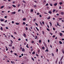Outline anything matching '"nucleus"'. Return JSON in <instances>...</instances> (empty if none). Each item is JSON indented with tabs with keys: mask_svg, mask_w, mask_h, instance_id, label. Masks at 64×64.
<instances>
[{
	"mask_svg": "<svg viewBox=\"0 0 64 64\" xmlns=\"http://www.w3.org/2000/svg\"><path fill=\"white\" fill-rule=\"evenodd\" d=\"M35 53V52H33L32 53V54H34Z\"/></svg>",
	"mask_w": 64,
	"mask_h": 64,
	"instance_id": "nucleus-25",
	"label": "nucleus"
},
{
	"mask_svg": "<svg viewBox=\"0 0 64 64\" xmlns=\"http://www.w3.org/2000/svg\"><path fill=\"white\" fill-rule=\"evenodd\" d=\"M6 29H8V28L7 27H6Z\"/></svg>",
	"mask_w": 64,
	"mask_h": 64,
	"instance_id": "nucleus-62",
	"label": "nucleus"
},
{
	"mask_svg": "<svg viewBox=\"0 0 64 64\" xmlns=\"http://www.w3.org/2000/svg\"><path fill=\"white\" fill-rule=\"evenodd\" d=\"M15 13H16V12H12L11 13V14H13V15H14V14H15Z\"/></svg>",
	"mask_w": 64,
	"mask_h": 64,
	"instance_id": "nucleus-3",
	"label": "nucleus"
},
{
	"mask_svg": "<svg viewBox=\"0 0 64 64\" xmlns=\"http://www.w3.org/2000/svg\"><path fill=\"white\" fill-rule=\"evenodd\" d=\"M12 6L13 7H14V8H15V7H16V6L14 5H12Z\"/></svg>",
	"mask_w": 64,
	"mask_h": 64,
	"instance_id": "nucleus-8",
	"label": "nucleus"
},
{
	"mask_svg": "<svg viewBox=\"0 0 64 64\" xmlns=\"http://www.w3.org/2000/svg\"><path fill=\"white\" fill-rule=\"evenodd\" d=\"M23 35L24 37H26V34H24Z\"/></svg>",
	"mask_w": 64,
	"mask_h": 64,
	"instance_id": "nucleus-6",
	"label": "nucleus"
},
{
	"mask_svg": "<svg viewBox=\"0 0 64 64\" xmlns=\"http://www.w3.org/2000/svg\"><path fill=\"white\" fill-rule=\"evenodd\" d=\"M62 53H63L64 54V50H62Z\"/></svg>",
	"mask_w": 64,
	"mask_h": 64,
	"instance_id": "nucleus-42",
	"label": "nucleus"
},
{
	"mask_svg": "<svg viewBox=\"0 0 64 64\" xmlns=\"http://www.w3.org/2000/svg\"><path fill=\"white\" fill-rule=\"evenodd\" d=\"M59 20H62V18H59Z\"/></svg>",
	"mask_w": 64,
	"mask_h": 64,
	"instance_id": "nucleus-58",
	"label": "nucleus"
},
{
	"mask_svg": "<svg viewBox=\"0 0 64 64\" xmlns=\"http://www.w3.org/2000/svg\"><path fill=\"white\" fill-rule=\"evenodd\" d=\"M50 6H52V4H50Z\"/></svg>",
	"mask_w": 64,
	"mask_h": 64,
	"instance_id": "nucleus-22",
	"label": "nucleus"
},
{
	"mask_svg": "<svg viewBox=\"0 0 64 64\" xmlns=\"http://www.w3.org/2000/svg\"><path fill=\"white\" fill-rule=\"evenodd\" d=\"M4 8V6H2L1 7V9H2Z\"/></svg>",
	"mask_w": 64,
	"mask_h": 64,
	"instance_id": "nucleus-24",
	"label": "nucleus"
},
{
	"mask_svg": "<svg viewBox=\"0 0 64 64\" xmlns=\"http://www.w3.org/2000/svg\"><path fill=\"white\" fill-rule=\"evenodd\" d=\"M23 25H25V24H26V23H25V22H23Z\"/></svg>",
	"mask_w": 64,
	"mask_h": 64,
	"instance_id": "nucleus-28",
	"label": "nucleus"
},
{
	"mask_svg": "<svg viewBox=\"0 0 64 64\" xmlns=\"http://www.w3.org/2000/svg\"><path fill=\"white\" fill-rule=\"evenodd\" d=\"M59 42L60 44H62V42L61 41H59Z\"/></svg>",
	"mask_w": 64,
	"mask_h": 64,
	"instance_id": "nucleus-11",
	"label": "nucleus"
},
{
	"mask_svg": "<svg viewBox=\"0 0 64 64\" xmlns=\"http://www.w3.org/2000/svg\"><path fill=\"white\" fill-rule=\"evenodd\" d=\"M14 34H16V35L17 34V32H14Z\"/></svg>",
	"mask_w": 64,
	"mask_h": 64,
	"instance_id": "nucleus-52",
	"label": "nucleus"
},
{
	"mask_svg": "<svg viewBox=\"0 0 64 64\" xmlns=\"http://www.w3.org/2000/svg\"><path fill=\"white\" fill-rule=\"evenodd\" d=\"M49 8V7L48 6L47 7V9H48Z\"/></svg>",
	"mask_w": 64,
	"mask_h": 64,
	"instance_id": "nucleus-54",
	"label": "nucleus"
},
{
	"mask_svg": "<svg viewBox=\"0 0 64 64\" xmlns=\"http://www.w3.org/2000/svg\"><path fill=\"white\" fill-rule=\"evenodd\" d=\"M42 49H45V47L43 46L42 47Z\"/></svg>",
	"mask_w": 64,
	"mask_h": 64,
	"instance_id": "nucleus-19",
	"label": "nucleus"
},
{
	"mask_svg": "<svg viewBox=\"0 0 64 64\" xmlns=\"http://www.w3.org/2000/svg\"><path fill=\"white\" fill-rule=\"evenodd\" d=\"M48 43H49V42H50V40H48Z\"/></svg>",
	"mask_w": 64,
	"mask_h": 64,
	"instance_id": "nucleus-53",
	"label": "nucleus"
},
{
	"mask_svg": "<svg viewBox=\"0 0 64 64\" xmlns=\"http://www.w3.org/2000/svg\"><path fill=\"white\" fill-rule=\"evenodd\" d=\"M48 52V48H47V49H46V50H45V52Z\"/></svg>",
	"mask_w": 64,
	"mask_h": 64,
	"instance_id": "nucleus-16",
	"label": "nucleus"
},
{
	"mask_svg": "<svg viewBox=\"0 0 64 64\" xmlns=\"http://www.w3.org/2000/svg\"><path fill=\"white\" fill-rule=\"evenodd\" d=\"M53 30H54V31L55 30V28H53Z\"/></svg>",
	"mask_w": 64,
	"mask_h": 64,
	"instance_id": "nucleus-50",
	"label": "nucleus"
},
{
	"mask_svg": "<svg viewBox=\"0 0 64 64\" xmlns=\"http://www.w3.org/2000/svg\"><path fill=\"white\" fill-rule=\"evenodd\" d=\"M57 25L58 26H59V24L58 23V22H57Z\"/></svg>",
	"mask_w": 64,
	"mask_h": 64,
	"instance_id": "nucleus-46",
	"label": "nucleus"
},
{
	"mask_svg": "<svg viewBox=\"0 0 64 64\" xmlns=\"http://www.w3.org/2000/svg\"><path fill=\"white\" fill-rule=\"evenodd\" d=\"M32 43H34V42L33 41H32Z\"/></svg>",
	"mask_w": 64,
	"mask_h": 64,
	"instance_id": "nucleus-47",
	"label": "nucleus"
},
{
	"mask_svg": "<svg viewBox=\"0 0 64 64\" xmlns=\"http://www.w3.org/2000/svg\"><path fill=\"white\" fill-rule=\"evenodd\" d=\"M26 18H23V21H26Z\"/></svg>",
	"mask_w": 64,
	"mask_h": 64,
	"instance_id": "nucleus-12",
	"label": "nucleus"
},
{
	"mask_svg": "<svg viewBox=\"0 0 64 64\" xmlns=\"http://www.w3.org/2000/svg\"><path fill=\"white\" fill-rule=\"evenodd\" d=\"M36 20V19L35 18H34V20H33V21H35Z\"/></svg>",
	"mask_w": 64,
	"mask_h": 64,
	"instance_id": "nucleus-57",
	"label": "nucleus"
},
{
	"mask_svg": "<svg viewBox=\"0 0 64 64\" xmlns=\"http://www.w3.org/2000/svg\"><path fill=\"white\" fill-rule=\"evenodd\" d=\"M48 5H49V4H46V6H48Z\"/></svg>",
	"mask_w": 64,
	"mask_h": 64,
	"instance_id": "nucleus-40",
	"label": "nucleus"
},
{
	"mask_svg": "<svg viewBox=\"0 0 64 64\" xmlns=\"http://www.w3.org/2000/svg\"><path fill=\"white\" fill-rule=\"evenodd\" d=\"M36 28L38 31H39V29L38 28H37V27H36Z\"/></svg>",
	"mask_w": 64,
	"mask_h": 64,
	"instance_id": "nucleus-26",
	"label": "nucleus"
},
{
	"mask_svg": "<svg viewBox=\"0 0 64 64\" xmlns=\"http://www.w3.org/2000/svg\"><path fill=\"white\" fill-rule=\"evenodd\" d=\"M39 43H41V40H39Z\"/></svg>",
	"mask_w": 64,
	"mask_h": 64,
	"instance_id": "nucleus-38",
	"label": "nucleus"
},
{
	"mask_svg": "<svg viewBox=\"0 0 64 64\" xmlns=\"http://www.w3.org/2000/svg\"><path fill=\"white\" fill-rule=\"evenodd\" d=\"M30 11L31 12H33V9H31L30 10Z\"/></svg>",
	"mask_w": 64,
	"mask_h": 64,
	"instance_id": "nucleus-27",
	"label": "nucleus"
},
{
	"mask_svg": "<svg viewBox=\"0 0 64 64\" xmlns=\"http://www.w3.org/2000/svg\"><path fill=\"white\" fill-rule=\"evenodd\" d=\"M7 22V20H6L4 22V23H6V22Z\"/></svg>",
	"mask_w": 64,
	"mask_h": 64,
	"instance_id": "nucleus-37",
	"label": "nucleus"
},
{
	"mask_svg": "<svg viewBox=\"0 0 64 64\" xmlns=\"http://www.w3.org/2000/svg\"><path fill=\"white\" fill-rule=\"evenodd\" d=\"M7 35H8V37H9V36H10V34H8Z\"/></svg>",
	"mask_w": 64,
	"mask_h": 64,
	"instance_id": "nucleus-9",
	"label": "nucleus"
},
{
	"mask_svg": "<svg viewBox=\"0 0 64 64\" xmlns=\"http://www.w3.org/2000/svg\"><path fill=\"white\" fill-rule=\"evenodd\" d=\"M32 60H33V61H34V58H32Z\"/></svg>",
	"mask_w": 64,
	"mask_h": 64,
	"instance_id": "nucleus-49",
	"label": "nucleus"
},
{
	"mask_svg": "<svg viewBox=\"0 0 64 64\" xmlns=\"http://www.w3.org/2000/svg\"><path fill=\"white\" fill-rule=\"evenodd\" d=\"M22 1L23 2V3H26V2L24 0H23Z\"/></svg>",
	"mask_w": 64,
	"mask_h": 64,
	"instance_id": "nucleus-23",
	"label": "nucleus"
},
{
	"mask_svg": "<svg viewBox=\"0 0 64 64\" xmlns=\"http://www.w3.org/2000/svg\"><path fill=\"white\" fill-rule=\"evenodd\" d=\"M0 20L1 22H3L4 21V20L3 19H1Z\"/></svg>",
	"mask_w": 64,
	"mask_h": 64,
	"instance_id": "nucleus-4",
	"label": "nucleus"
},
{
	"mask_svg": "<svg viewBox=\"0 0 64 64\" xmlns=\"http://www.w3.org/2000/svg\"><path fill=\"white\" fill-rule=\"evenodd\" d=\"M61 15H63L64 14V12H61Z\"/></svg>",
	"mask_w": 64,
	"mask_h": 64,
	"instance_id": "nucleus-5",
	"label": "nucleus"
},
{
	"mask_svg": "<svg viewBox=\"0 0 64 64\" xmlns=\"http://www.w3.org/2000/svg\"><path fill=\"white\" fill-rule=\"evenodd\" d=\"M37 15H39L40 14L39 13V12H38L37 14Z\"/></svg>",
	"mask_w": 64,
	"mask_h": 64,
	"instance_id": "nucleus-60",
	"label": "nucleus"
},
{
	"mask_svg": "<svg viewBox=\"0 0 64 64\" xmlns=\"http://www.w3.org/2000/svg\"><path fill=\"white\" fill-rule=\"evenodd\" d=\"M14 54L15 55H17V54H16V53H14Z\"/></svg>",
	"mask_w": 64,
	"mask_h": 64,
	"instance_id": "nucleus-61",
	"label": "nucleus"
},
{
	"mask_svg": "<svg viewBox=\"0 0 64 64\" xmlns=\"http://www.w3.org/2000/svg\"><path fill=\"white\" fill-rule=\"evenodd\" d=\"M50 26L51 27V26H52V23L51 22H50Z\"/></svg>",
	"mask_w": 64,
	"mask_h": 64,
	"instance_id": "nucleus-18",
	"label": "nucleus"
},
{
	"mask_svg": "<svg viewBox=\"0 0 64 64\" xmlns=\"http://www.w3.org/2000/svg\"><path fill=\"white\" fill-rule=\"evenodd\" d=\"M26 30H28V28L26 27Z\"/></svg>",
	"mask_w": 64,
	"mask_h": 64,
	"instance_id": "nucleus-36",
	"label": "nucleus"
},
{
	"mask_svg": "<svg viewBox=\"0 0 64 64\" xmlns=\"http://www.w3.org/2000/svg\"><path fill=\"white\" fill-rule=\"evenodd\" d=\"M58 49L57 48L56 49V52H58Z\"/></svg>",
	"mask_w": 64,
	"mask_h": 64,
	"instance_id": "nucleus-35",
	"label": "nucleus"
},
{
	"mask_svg": "<svg viewBox=\"0 0 64 64\" xmlns=\"http://www.w3.org/2000/svg\"><path fill=\"white\" fill-rule=\"evenodd\" d=\"M46 30H47L48 31H50V30H49V29L48 28H47Z\"/></svg>",
	"mask_w": 64,
	"mask_h": 64,
	"instance_id": "nucleus-32",
	"label": "nucleus"
},
{
	"mask_svg": "<svg viewBox=\"0 0 64 64\" xmlns=\"http://www.w3.org/2000/svg\"><path fill=\"white\" fill-rule=\"evenodd\" d=\"M12 46V44L11 45L10 44V45H9V46H10V47H11V46Z\"/></svg>",
	"mask_w": 64,
	"mask_h": 64,
	"instance_id": "nucleus-43",
	"label": "nucleus"
},
{
	"mask_svg": "<svg viewBox=\"0 0 64 64\" xmlns=\"http://www.w3.org/2000/svg\"><path fill=\"white\" fill-rule=\"evenodd\" d=\"M37 38H38V37H37V36H35V38H34V39H37Z\"/></svg>",
	"mask_w": 64,
	"mask_h": 64,
	"instance_id": "nucleus-10",
	"label": "nucleus"
},
{
	"mask_svg": "<svg viewBox=\"0 0 64 64\" xmlns=\"http://www.w3.org/2000/svg\"><path fill=\"white\" fill-rule=\"evenodd\" d=\"M62 2H60V5H62Z\"/></svg>",
	"mask_w": 64,
	"mask_h": 64,
	"instance_id": "nucleus-44",
	"label": "nucleus"
},
{
	"mask_svg": "<svg viewBox=\"0 0 64 64\" xmlns=\"http://www.w3.org/2000/svg\"><path fill=\"white\" fill-rule=\"evenodd\" d=\"M42 23L43 25H44V22H42Z\"/></svg>",
	"mask_w": 64,
	"mask_h": 64,
	"instance_id": "nucleus-45",
	"label": "nucleus"
},
{
	"mask_svg": "<svg viewBox=\"0 0 64 64\" xmlns=\"http://www.w3.org/2000/svg\"><path fill=\"white\" fill-rule=\"evenodd\" d=\"M44 44L46 48H48V47H47V44H46V43L44 42Z\"/></svg>",
	"mask_w": 64,
	"mask_h": 64,
	"instance_id": "nucleus-1",
	"label": "nucleus"
},
{
	"mask_svg": "<svg viewBox=\"0 0 64 64\" xmlns=\"http://www.w3.org/2000/svg\"><path fill=\"white\" fill-rule=\"evenodd\" d=\"M21 55H22V56H23V55H24V54H21Z\"/></svg>",
	"mask_w": 64,
	"mask_h": 64,
	"instance_id": "nucleus-56",
	"label": "nucleus"
},
{
	"mask_svg": "<svg viewBox=\"0 0 64 64\" xmlns=\"http://www.w3.org/2000/svg\"><path fill=\"white\" fill-rule=\"evenodd\" d=\"M56 11V10H53V12H55V11Z\"/></svg>",
	"mask_w": 64,
	"mask_h": 64,
	"instance_id": "nucleus-34",
	"label": "nucleus"
},
{
	"mask_svg": "<svg viewBox=\"0 0 64 64\" xmlns=\"http://www.w3.org/2000/svg\"><path fill=\"white\" fill-rule=\"evenodd\" d=\"M39 16L40 17H42V15H40Z\"/></svg>",
	"mask_w": 64,
	"mask_h": 64,
	"instance_id": "nucleus-55",
	"label": "nucleus"
},
{
	"mask_svg": "<svg viewBox=\"0 0 64 64\" xmlns=\"http://www.w3.org/2000/svg\"><path fill=\"white\" fill-rule=\"evenodd\" d=\"M19 57L20 58H21V57H22V56H19Z\"/></svg>",
	"mask_w": 64,
	"mask_h": 64,
	"instance_id": "nucleus-64",
	"label": "nucleus"
},
{
	"mask_svg": "<svg viewBox=\"0 0 64 64\" xmlns=\"http://www.w3.org/2000/svg\"><path fill=\"white\" fill-rule=\"evenodd\" d=\"M18 41H20V40H21V39L19 38L18 39Z\"/></svg>",
	"mask_w": 64,
	"mask_h": 64,
	"instance_id": "nucleus-59",
	"label": "nucleus"
},
{
	"mask_svg": "<svg viewBox=\"0 0 64 64\" xmlns=\"http://www.w3.org/2000/svg\"><path fill=\"white\" fill-rule=\"evenodd\" d=\"M44 4H45L46 3V0H44Z\"/></svg>",
	"mask_w": 64,
	"mask_h": 64,
	"instance_id": "nucleus-17",
	"label": "nucleus"
},
{
	"mask_svg": "<svg viewBox=\"0 0 64 64\" xmlns=\"http://www.w3.org/2000/svg\"><path fill=\"white\" fill-rule=\"evenodd\" d=\"M28 44H27L26 46V47L27 48H29V47H28Z\"/></svg>",
	"mask_w": 64,
	"mask_h": 64,
	"instance_id": "nucleus-30",
	"label": "nucleus"
},
{
	"mask_svg": "<svg viewBox=\"0 0 64 64\" xmlns=\"http://www.w3.org/2000/svg\"><path fill=\"white\" fill-rule=\"evenodd\" d=\"M12 24L14 23V22L13 21H12Z\"/></svg>",
	"mask_w": 64,
	"mask_h": 64,
	"instance_id": "nucleus-63",
	"label": "nucleus"
},
{
	"mask_svg": "<svg viewBox=\"0 0 64 64\" xmlns=\"http://www.w3.org/2000/svg\"><path fill=\"white\" fill-rule=\"evenodd\" d=\"M52 56H54V54L53 53H52Z\"/></svg>",
	"mask_w": 64,
	"mask_h": 64,
	"instance_id": "nucleus-33",
	"label": "nucleus"
},
{
	"mask_svg": "<svg viewBox=\"0 0 64 64\" xmlns=\"http://www.w3.org/2000/svg\"><path fill=\"white\" fill-rule=\"evenodd\" d=\"M35 24L36 25V26H38V24L37 23H35Z\"/></svg>",
	"mask_w": 64,
	"mask_h": 64,
	"instance_id": "nucleus-29",
	"label": "nucleus"
},
{
	"mask_svg": "<svg viewBox=\"0 0 64 64\" xmlns=\"http://www.w3.org/2000/svg\"><path fill=\"white\" fill-rule=\"evenodd\" d=\"M40 50L39 49L38 50V53H40Z\"/></svg>",
	"mask_w": 64,
	"mask_h": 64,
	"instance_id": "nucleus-31",
	"label": "nucleus"
},
{
	"mask_svg": "<svg viewBox=\"0 0 64 64\" xmlns=\"http://www.w3.org/2000/svg\"><path fill=\"white\" fill-rule=\"evenodd\" d=\"M22 51H25V49H24V48H22Z\"/></svg>",
	"mask_w": 64,
	"mask_h": 64,
	"instance_id": "nucleus-20",
	"label": "nucleus"
},
{
	"mask_svg": "<svg viewBox=\"0 0 64 64\" xmlns=\"http://www.w3.org/2000/svg\"><path fill=\"white\" fill-rule=\"evenodd\" d=\"M4 18H7V16H5L4 17Z\"/></svg>",
	"mask_w": 64,
	"mask_h": 64,
	"instance_id": "nucleus-41",
	"label": "nucleus"
},
{
	"mask_svg": "<svg viewBox=\"0 0 64 64\" xmlns=\"http://www.w3.org/2000/svg\"><path fill=\"white\" fill-rule=\"evenodd\" d=\"M57 4H58L57 3H56L54 4V5L55 6H56L57 5Z\"/></svg>",
	"mask_w": 64,
	"mask_h": 64,
	"instance_id": "nucleus-7",
	"label": "nucleus"
},
{
	"mask_svg": "<svg viewBox=\"0 0 64 64\" xmlns=\"http://www.w3.org/2000/svg\"><path fill=\"white\" fill-rule=\"evenodd\" d=\"M64 56H62V57H61L60 60V61H62V59H63V57H64Z\"/></svg>",
	"mask_w": 64,
	"mask_h": 64,
	"instance_id": "nucleus-2",
	"label": "nucleus"
},
{
	"mask_svg": "<svg viewBox=\"0 0 64 64\" xmlns=\"http://www.w3.org/2000/svg\"><path fill=\"white\" fill-rule=\"evenodd\" d=\"M50 17L49 16L48 18H47V19H50Z\"/></svg>",
	"mask_w": 64,
	"mask_h": 64,
	"instance_id": "nucleus-39",
	"label": "nucleus"
},
{
	"mask_svg": "<svg viewBox=\"0 0 64 64\" xmlns=\"http://www.w3.org/2000/svg\"><path fill=\"white\" fill-rule=\"evenodd\" d=\"M42 33L43 34H44L45 33H44V31H43L42 32Z\"/></svg>",
	"mask_w": 64,
	"mask_h": 64,
	"instance_id": "nucleus-48",
	"label": "nucleus"
},
{
	"mask_svg": "<svg viewBox=\"0 0 64 64\" xmlns=\"http://www.w3.org/2000/svg\"><path fill=\"white\" fill-rule=\"evenodd\" d=\"M12 48L13 49H15V47L14 46H12Z\"/></svg>",
	"mask_w": 64,
	"mask_h": 64,
	"instance_id": "nucleus-51",
	"label": "nucleus"
},
{
	"mask_svg": "<svg viewBox=\"0 0 64 64\" xmlns=\"http://www.w3.org/2000/svg\"><path fill=\"white\" fill-rule=\"evenodd\" d=\"M0 30H1L2 31H3V28H2V27H0Z\"/></svg>",
	"mask_w": 64,
	"mask_h": 64,
	"instance_id": "nucleus-15",
	"label": "nucleus"
},
{
	"mask_svg": "<svg viewBox=\"0 0 64 64\" xmlns=\"http://www.w3.org/2000/svg\"><path fill=\"white\" fill-rule=\"evenodd\" d=\"M60 36H61L62 35V34L61 33H60Z\"/></svg>",
	"mask_w": 64,
	"mask_h": 64,
	"instance_id": "nucleus-13",
	"label": "nucleus"
},
{
	"mask_svg": "<svg viewBox=\"0 0 64 64\" xmlns=\"http://www.w3.org/2000/svg\"><path fill=\"white\" fill-rule=\"evenodd\" d=\"M48 13H50V14H51L52 13V12L51 11H50Z\"/></svg>",
	"mask_w": 64,
	"mask_h": 64,
	"instance_id": "nucleus-21",
	"label": "nucleus"
},
{
	"mask_svg": "<svg viewBox=\"0 0 64 64\" xmlns=\"http://www.w3.org/2000/svg\"><path fill=\"white\" fill-rule=\"evenodd\" d=\"M16 25H19V23H18V22H16Z\"/></svg>",
	"mask_w": 64,
	"mask_h": 64,
	"instance_id": "nucleus-14",
	"label": "nucleus"
}]
</instances>
